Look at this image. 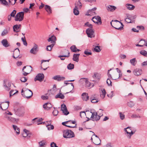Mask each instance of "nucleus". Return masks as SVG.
Segmentation results:
<instances>
[{"mask_svg":"<svg viewBox=\"0 0 147 147\" xmlns=\"http://www.w3.org/2000/svg\"><path fill=\"white\" fill-rule=\"evenodd\" d=\"M15 114L19 116H23L25 113L24 107L21 106L18 103H16L14 106Z\"/></svg>","mask_w":147,"mask_h":147,"instance_id":"f257e3e1","label":"nucleus"},{"mask_svg":"<svg viewBox=\"0 0 147 147\" xmlns=\"http://www.w3.org/2000/svg\"><path fill=\"white\" fill-rule=\"evenodd\" d=\"M110 24L112 27L116 29L121 30L123 29V24L117 20L114 21L112 20Z\"/></svg>","mask_w":147,"mask_h":147,"instance_id":"f03ea898","label":"nucleus"},{"mask_svg":"<svg viewBox=\"0 0 147 147\" xmlns=\"http://www.w3.org/2000/svg\"><path fill=\"white\" fill-rule=\"evenodd\" d=\"M22 95L24 97L27 98H30L32 95L33 93L32 91L28 89H27L25 90H22Z\"/></svg>","mask_w":147,"mask_h":147,"instance_id":"7ed1b4c3","label":"nucleus"},{"mask_svg":"<svg viewBox=\"0 0 147 147\" xmlns=\"http://www.w3.org/2000/svg\"><path fill=\"white\" fill-rule=\"evenodd\" d=\"M74 133L71 130H66L63 131V137L65 138H70L74 137Z\"/></svg>","mask_w":147,"mask_h":147,"instance_id":"20e7f679","label":"nucleus"},{"mask_svg":"<svg viewBox=\"0 0 147 147\" xmlns=\"http://www.w3.org/2000/svg\"><path fill=\"white\" fill-rule=\"evenodd\" d=\"M24 12L21 11L17 13L15 17V20L16 21H22L24 19Z\"/></svg>","mask_w":147,"mask_h":147,"instance_id":"39448f33","label":"nucleus"},{"mask_svg":"<svg viewBox=\"0 0 147 147\" xmlns=\"http://www.w3.org/2000/svg\"><path fill=\"white\" fill-rule=\"evenodd\" d=\"M32 70V68L30 66H24L22 69V71L24 72L23 75L24 76H26L31 72Z\"/></svg>","mask_w":147,"mask_h":147,"instance_id":"423d86ee","label":"nucleus"},{"mask_svg":"<svg viewBox=\"0 0 147 147\" xmlns=\"http://www.w3.org/2000/svg\"><path fill=\"white\" fill-rule=\"evenodd\" d=\"M86 113H85L84 111H81L80 112V116L81 117V113H84L87 116L86 118L88 119L87 120V121H88L90 120V119L89 117H90V118L92 119V118L94 117V112H92V111L91 110L90 111H86Z\"/></svg>","mask_w":147,"mask_h":147,"instance_id":"0eeeda50","label":"nucleus"},{"mask_svg":"<svg viewBox=\"0 0 147 147\" xmlns=\"http://www.w3.org/2000/svg\"><path fill=\"white\" fill-rule=\"evenodd\" d=\"M11 83L9 81L6 80L4 81L3 86L4 89L7 91L10 90L11 89Z\"/></svg>","mask_w":147,"mask_h":147,"instance_id":"6e6552de","label":"nucleus"},{"mask_svg":"<svg viewBox=\"0 0 147 147\" xmlns=\"http://www.w3.org/2000/svg\"><path fill=\"white\" fill-rule=\"evenodd\" d=\"M9 102L8 101L2 102L0 104V107L3 110L7 109L9 106Z\"/></svg>","mask_w":147,"mask_h":147,"instance_id":"1a4fd4ad","label":"nucleus"},{"mask_svg":"<svg viewBox=\"0 0 147 147\" xmlns=\"http://www.w3.org/2000/svg\"><path fill=\"white\" fill-rule=\"evenodd\" d=\"M86 33L88 37L92 38L94 37L93 35L94 31L92 28H88L86 30Z\"/></svg>","mask_w":147,"mask_h":147,"instance_id":"9d476101","label":"nucleus"},{"mask_svg":"<svg viewBox=\"0 0 147 147\" xmlns=\"http://www.w3.org/2000/svg\"><path fill=\"white\" fill-rule=\"evenodd\" d=\"M44 78V76L43 74L40 73L38 74L34 78L35 81L38 80L40 82L42 81Z\"/></svg>","mask_w":147,"mask_h":147,"instance_id":"9b49d317","label":"nucleus"},{"mask_svg":"<svg viewBox=\"0 0 147 147\" xmlns=\"http://www.w3.org/2000/svg\"><path fill=\"white\" fill-rule=\"evenodd\" d=\"M92 20L94 22L98 24H99V23H100V25L102 23L101 18L98 16L94 17L92 18Z\"/></svg>","mask_w":147,"mask_h":147,"instance_id":"f8f14e48","label":"nucleus"},{"mask_svg":"<svg viewBox=\"0 0 147 147\" xmlns=\"http://www.w3.org/2000/svg\"><path fill=\"white\" fill-rule=\"evenodd\" d=\"M61 109L64 115H66L69 113L65 105L62 104L61 105Z\"/></svg>","mask_w":147,"mask_h":147,"instance_id":"ddd939ff","label":"nucleus"},{"mask_svg":"<svg viewBox=\"0 0 147 147\" xmlns=\"http://www.w3.org/2000/svg\"><path fill=\"white\" fill-rule=\"evenodd\" d=\"M38 46L36 44H35L33 47L30 50V53L36 54L38 51Z\"/></svg>","mask_w":147,"mask_h":147,"instance_id":"4468645a","label":"nucleus"},{"mask_svg":"<svg viewBox=\"0 0 147 147\" xmlns=\"http://www.w3.org/2000/svg\"><path fill=\"white\" fill-rule=\"evenodd\" d=\"M5 118H6L9 121L13 123H15V122H17L18 120V119H16L9 116L6 115Z\"/></svg>","mask_w":147,"mask_h":147,"instance_id":"2eb2a0df","label":"nucleus"},{"mask_svg":"<svg viewBox=\"0 0 147 147\" xmlns=\"http://www.w3.org/2000/svg\"><path fill=\"white\" fill-rule=\"evenodd\" d=\"M20 54L19 50L18 49H16L13 51V57L14 58H16L19 56Z\"/></svg>","mask_w":147,"mask_h":147,"instance_id":"dca6fc26","label":"nucleus"},{"mask_svg":"<svg viewBox=\"0 0 147 147\" xmlns=\"http://www.w3.org/2000/svg\"><path fill=\"white\" fill-rule=\"evenodd\" d=\"M94 117L92 118L91 120L94 121H97L99 120L100 118V116L97 115V113L96 112H94Z\"/></svg>","mask_w":147,"mask_h":147,"instance_id":"f3484780","label":"nucleus"},{"mask_svg":"<svg viewBox=\"0 0 147 147\" xmlns=\"http://www.w3.org/2000/svg\"><path fill=\"white\" fill-rule=\"evenodd\" d=\"M52 107L51 105L49 103H45L43 105V108L45 110H49Z\"/></svg>","mask_w":147,"mask_h":147,"instance_id":"a211bd4d","label":"nucleus"},{"mask_svg":"<svg viewBox=\"0 0 147 147\" xmlns=\"http://www.w3.org/2000/svg\"><path fill=\"white\" fill-rule=\"evenodd\" d=\"M53 79L54 80L60 81L64 80L65 79V78L63 77H61L59 75H57L54 76L53 78Z\"/></svg>","mask_w":147,"mask_h":147,"instance_id":"6ab92c4d","label":"nucleus"},{"mask_svg":"<svg viewBox=\"0 0 147 147\" xmlns=\"http://www.w3.org/2000/svg\"><path fill=\"white\" fill-rule=\"evenodd\" d=\"M133 73L136 76H138L141 74L142 70L139 69H136L134 70Z\"/></svg>","mask_w":147,"mask_h":147,"instance_id":"aec40b11","label":"nucleus"},{"mask_svg":"<svg viewBox=\"0 0 147 147\" xmlns=\"http://www.w3.org/2000/svg\"><path fill=\"white\" fill-rule=\"evenodd\" d=\"M82 98L84 100L87 101L89 98L88 94L86 93H83L82 95Z\"/></svg>","mask_w":147,"mask_h":147,"instance_id":"412c9836","label":"nucleus"},{"mask_svg":"<svg viewBox=\"0 0 147 147\" xmlns=\"http://www.w3.org/2000/svg\"><path fill=\"white\" fill-rule=\"evenodd\" d=\"M107 9L108 11H113L116 8V7L114 6L109 5L107 6Z\"/></svg>","mask_w":147,"mask_h":147,"instance_id":"4be33fe9","label":"nucleus"},{"mask_svg":"<svg viewBox=\"0 0 147 147\" xmlns=\"http://www.w3.org/2000/svg\"><path fill=\"white\" fill-rule=\"evenodd\" d=\"M56 40V37L54 36H52L51 37L49 38L47 40L49 42L51 41V42L52 44H54Z\"/></svg>","mask_w":147,"mask_h":147,"instance_id":"5701e85b","label":"nucleus"},{"mask_svg":"<svg viewBox=\"0 0 147 147\" xmlns=\"http://www.w3.org/2000/svg\"><path fill=\"white\" fill-rule=\"evenodd\" d=\"M21 26V25L20 24H19L18 25H15L13 26V29L14 31L16 32H19V29Z\"/></svg>","mask_w":147,"mask_h":147,"instance_id":"b1692460","label":"nucleus"},{"mask_svg":"<svg viewBox=\"0 0 147 147\" xmlns=\"http://www.w3.org/2000/svg\"><path fill=\"white\" fill-rule=\"evenodd\" d=\"M64 51L65 52L67 53H68L67 55H59V56H58V57L61 58L60 59L62 60H64L65 59V58H61V57H68L69 56V53L67 50L65 49L64 50Z\"/></svg>","mask_w":147,"mask_h":147,"instance_id":"393cba45","label":"nucleus"},{"mask_svg":"<svg viewBox=\"0 0 147 147\" xmlns=\"http://www.w3.org/2000/svg\"><path fill=\"white\" fill-rule=\"evenodd\" d=\"M1 43L5 47H7L9 46L8 42L6 39H4L1 41Z\"/></svg>","mask_w":147,"mask_h":147,"instance_id":"a878e982","label":"nucleus"},{"mask_svg":"<svg viewBox=\"0 0 147 147\" xmlns=\"http://www.w3.org/2000/svg\"><path fill=\"white\" fill-rule=\"evenodd\" d=\"M80 54H74L73 55V60L76 62H78L79 61V57Z\"/></svg>","mask_w":147,"mask_h":147,"instance_id":"bb28decb","label":"nucleus"},{"mask_svg":"<svg viewBox=\"0 0 147 147\" xmlns=\"http://www.w3.org/2000/svg\"><path fill=\"white\" fill-rule=\"evenodd\" d=\"M100 139L98 137H97L94 139L93 142L95 145H98L100 144Z\"/></svg>","mask_w":147,"mask_h":147,"instance_id":"cd10ccee","label":"nucleus"},{"mask_svg":"<svg viewBox=\"0 0 147 147\" xmlns=\"http://www.w3.org/2000/svg\"><path fill=\"white\" fill-rule=\"evenodd\" d=\"M92 77L94 79L96 78V79L99 80L101 78V74L98 73H95Z\"/></svg>","mask_w":147,"mask_h":147,"instance_id":"c85d7f7f","label":"nucleus"},{"mask_svg":"<svg viewBox=\"0 0 147 147\" xmlns=\"http://www.w3.org/2000/svg\"><path fill=\"white\" fill-rule=\"evenodd\" d=\"M70 49L71 50V51L74 52H76L77 51H79L80 50L78 49H77L76 46L73 45L71 46L70 47Z\"/></svg>","mask_w":147,"mask_h":147,"instance_id":"c756f323","label":"nucleus"},{"mask_svg":"<svg viewBox=\"0 0 147 147\" xmlns=\"http://www.w3.org/2000/svg\"><path fill=\"white\" fill-rule=\"evenodd\" d=\"M126 6L128 10H133L135 7L133 5L129 4H127Z\"/></svg>","mask_w":147,"mask_h":147,"instance_id":"7c9ffc66","label":"nucleus"},{"mask_svg":"<svg viewBox=\"0 0 147 147\" xmlns=\"http://www.w3.org/2000/svg\"><path fill=\"white\" fill-rule=\"evenodd\" d=\"M13 127L17 134L18 135L20 133V129L16 125H13Z\"/></svg>","mask_w":147,"mask_h":147,"instance_id":"2f4dec72","label":"nucleus"},{"mask_svg":"<svg viewBox=\"0 0 147 147\" xmlns=\"http://www.w3.org/2000/svg\"><path fill=\"white\" fill-rule=\"evenodd\" d=\"M45 9L46 11L49 13H50L52 12V10L51 7L48 5H45Z\"/></svg>","mask_w":147,"mask_h":147,"instance_id":"473e14b6","label":"nucleus"},{"mask_svg":"<svg viewBox=\"0 0 147 147\" xmlns=\"http://www.w3.org/2000/svg\"><path fill=\"white\" fill-rule=\"evenodd\" d=\"M60 92L61 90H60V93L58 94L55 96V98H59L61 99H63L64 98V96Z\"/></svg>","mask_w":147,"mask_h":147,"instance_id":"72a5a7b5","label":"nucleus"},{"mask_svg":"<svg viewBox=\"0 0 147 147\" xmlns=\"http://www.w3.org/2000/svg\"><path fill=\"white\" fill-rule=\"evenodd\" d=\"M102 94H100V96L102 98H103L105 97L106 94V92L104 88L101 89Z\"/></svg>","mask_w":147,"mask_h":147,"instance_id":"f704fd0d","label":"nucleus"},{"mask_svg":"<svg viewBox=\"0 0 147 147\" xmlns=\"http://www.w3.org/2000/svg\"><path fill=\"white\" fill-rule=\"evenodd\" d=\"M75 7H76L78 9H80L82 6V4L81 2L78 1V2H77L75 4Z\"/></svg>","mask_w":147,"mask_h":147,"instance_id":"c9c22d12","label":"nucleus"},{"mask_svg":"<svg viewBox=\"0 0 147 147\" xmlns=\"http://www.w3.org/2000/svg\"><path fill=\"white\" fill-rule=\"evenodd\" d=\"M130 63L133 66H135L136 63L137 61L135 58H134L130 60Z\"/></svg>","mask_w":147,"mask_h":147,"instance_id":"e433bc0d","label":"nucleus"},{"mask_svg":"<svg viewBox=\"0 0 147 147\" xmlns=\"http://www.w3.org/2000/svg\"><path fill=\"white\" fill-rule=\"evenodd\" d=\"M78 9L77 8V7H75L74 9L73 12L75 15H78L79 14V11Z\"/></svg>","mask_w":147,"mask_h":147,"instance_id":"4c0bfd02","label":"nucleus"},{"mask_svg":"<svg viewBox=\"0 0 147 147\" xmlns=\"http://www.w3.org/2000/svg\"><path fill=\"white\" fill-rule=\"evenodd\" d=\"M54 45V44H52L50 45L47 46L46 47V50L48 51H50L52 49V48L53 47Z\"/></svg>","mask_w":147,"mask_h":147,"instance_id":"58836bf2","label":"nucleus"},{"mask_svg":"<svg viewBox=\"0 0 147 147\" xmlns=\"http://www.w3.org/2000/svg\"><path fill=\"white\" fill-rule=\"evenodd\" d=\"M37 119V118H35L32 120V122L34 123V121L35 120V121H36L37 123H39L41 122L43 120V119L41 118L38 119Z\"/></svg>","mask_w":147,"mask_h":147,"instance_id":"ea45409f","label":"nucleus"},{"mask_svg":"<svg viewBox=\"0 0 147 147\" xmlns=\"http://www.w3.org/2000/svg\"><path fill=\"white\" fill-rule=\"evenodd\" d=\"M74 65L71 63L69 64L67 66V68L68 69L70 70L74 68Z\"/></svg>","mask_w":147,"mask_h":147,"instance_id":"a19ab883","label":"nucleus"},{"mask_svg":"<svg viewBox=\"0 0 147 147\" xmlns=\"http://www.w3.org/2000/svg\"><path fill=\"white\" fill-rule=\"evenodd\" d=\"M71 121V123L72 124H75V123H76V122L75 121H71V120H69L67 121H66L65 122H63L62 123V124L63 125L65 126L66 125L65 124H67V123Z\"/></svg>","mask_w":147,"mask_h":147,"instance_id":"79ce46f5","label":"nucleus"},{"mask_svg":"<svg viewBox=\"0 0 147 147\" xmlns=\"http://www.w3.org/2000/svg\"><path fill=\"white\" fill-rule=\"evenodd\" d=\"M140 53L145 57H147V52L145 50H142L140 51Z\"/></svg>","mask_w":147,"mask_h":147,"instance_id":"37998d69","label":"nucleus"},{"mask_svg":"<svg viewBox=\"0 0 147 147\" xmlns=\"http://www.w3.org/2000/svg\"><path fill=\"white\" fill-rule=\"evenodd\" d=\"M48 129L49 130L51 129H53L54 128V127L53 125L51 124H48L46 125Z\"/></svg>","mask_w":147,"mask_h":147,"instance_id":"c03bdc74","label":"nucleus"},{"mask_svg":"<svg viewBox=\"0 0 147 147\" xmlns=\"http://www.w3.org/2000/svg\"><path fill=\"white\" fill-rule=\"evenodd\" d=\"M0 2H1V3L4 5H7L8 4V3L6 0H0Z\"/></svg>","mask_w":147,"mask_h":147,"instance_id":"a18cd8bd","label":"nucleus"},{"mask_svg":"<svg viewBox=\"0 0 147 147\" xmlns=\"http://www.w3.org/2000/svg\"><path fill=\"white\" fill-rule=\"evenodd\" d=\"M8 33V30L7 29H4L1 33V35L4 36L6 35Z\"/></svg>","mask_w":147,"mask_h":147,"instance_id":"49530a36","label":"nucleus"},{"mask_svg":"<svg viewBox=\"0 0 147 147\" xmlns=\"http://www.w3.org/2000/svg\"><path fill=\"white\" fill-rule=\"evenodd\" d=\"M87 78H81L79 81V82L80 83H81L82 84H83L84 83H85V82L87 81Z\"/></svg>","mask_w":147,"mask_h":147,"instance_id":"de8ad7c7","label":"nucleus"},{"mask_svg":"<svg viewBox=\"0 0 147 147\" xmlns=\"http://www.w3.org/2000/svg\"><path fill=\"white\" fill-rule=\"evenodd\" d=\"M125 20V21L128 23H132L133 22V21H131V18L130 17H129V18L128 17H127V18H126Z\"/></svg>","mask_w":147,"mask_h":147,"instance_id":"09e8293b","label":"nucleus"},{"mask_svg":"<svg viewBox=\"0 0 147 147\" xmlns=\"http://www.w3.org/2000/svg\"><path fill=\"white\" fill-rule=\"evenodd\" d=\"M134 132L131 131V130L130 131V132L127 131V134H129V135H128L127 136L128 138L129 139H130L131 138V136L133 134H134Z\"/></svg>","mask_w":147,"mask_h":147,"instance_id":"8fccbe9b","label":"nucleus"},{"mask_svg":"<svg viewBox=\"0 0 147 147\" xmlns=\"http://www.w3.org/2000/svg\"><path fill=\"white\" fill-rule=\"evenodd\" d=\"M84 53L87 55H89L92 54L91 51L90 50L88 51V50H85L84 52Z\"/></svg>","mask_w":147,"mask_h":147,"instance_id":"3c124183","label":"nucleus"},{"mask_svg":"<svg viewBox=\"0 0 147 147\" xmlns=\"http://www.w3.org/2000/svg\"><path fill=\"white\" fill-rule=\"evenodd\" d=\"M100 47L98 46H96L94 49V51L97 52H99L100 51L101 49L100 48Z\"/></svg>","mask_w":147,"mask_h":147,"instance_id":"603ef678","label":"nucleus"},{"mask_svg":"<svg viewBox=\"0 0 147 147\" xmlns=\"http://www.w3.org/2000/svg\"><path fill=\"white\" fill-rule=\"evenodd\" d=\"M21 40L23 42L24 45L25 46H27V43L25 37L24 36V38L22 37L21 38Z\"/></svg>","mask_w":147,"mask_h":147,"instance_id":"864d4df0","label":"nucleus"},{"mask_svg":"<svg viewBox=\"0 0 147 147\" xmlns=\"http://www.w3.org/2000/svg\"><path fill=\"white\" fill-rule=\"evenodd\" d=\"M20 80L22 82H24L27 81V78L25 77H23L20 78Z\"/></svg>","mask_w":147,"mask_h":147,"instance_id":"5fc2aeb1","label":"nucleus"},{"mask_svg":"<svg viewBox=\"0 0 147 147\" xmlns=\"http://www.w3.org/2000/svg\"><path fill=\"white\" fill-rule=\"evenodd\" d=\"M14 90H11L9 92L10 97H11V96L13 95L14 94H15L16 93L18 92V91H17L16 92H14Z\"/></svg>","mask_w":147,"mask_h":147,"instance_id":"6e6d98bb","label":"nucleus"},{"mask_svg":"<svg viewBox=\"0 0 147 147\" xmlns=\"http://www.w3.org/2000/svg\"><path fill=\"white\" fill-rule=\"evenodd\" d=\"M86 84V86L89 87L91 85V83L88 81V79H87L86 81L85 82Z\"/></svg>","mask_w":147,"mask_h":147,"instance_id":"4d7b16f0","label":"nucleus"},{"mask_svg":"<svg viewBox=\"0 0 147 147\" xmlns=\"http://www.w3.org/2000/svg\"><path fill=\"white\" fill-rule=\"evenodd\" d=\"M16 11L15 10H14L11 13L10 16H12V17H15V15L16 14Z\"/></svg>","mask_w":147,"mask_h":147,"instance_id":"13d9d810","label":"nucleus"},{"mask_svg":"<svg viewBox=\"0 0 147 147\" xmlns=\"http://www.w3.org/2000/svg\"><path fill=\"white\" fill-rule=\"evenodd\" d=\"M90 100H91V102L92 103H95L98 102V100L94 98H93L92 97H90Z\"/></svg>","mask_w":147,"mask_h":147,"instance_id":"bf43d9fd","label":"nucleus"},{"mask_svg":"<svg viewBox=\"0 0 147 147\" xmlns=\"http://www.w3.org/2000/svg\"><path fill=\"white\" fill-rule=\"evenodd\" d=\"M107 83L109 86H112V82L109 78H108L107 81Z\"/></svg>","mask_w":147,"mask_h":147,"instance_id":"052dcab7","label":"nucleus"},{"mask_svg":"<svg viewBox=\"0 0 147 147\" xmlns=\"http://www.w3.org/2000/svg\"><path fill=\"white\" fill-rule=\"evenodd\" d=\"M113 76L114 78L113 79L114 80H115L118 78V74L117 73L115 72L114 73L113 75Z\"/></svg>","mask_w":147,"mask_h":147,"instance_id":"680f3d73","label":"nucleus"},{"mask_svg":"<svg viewBox=\"0 0 147 147\" xmlns=\"http://www.w3.org/2000/svg\"><path fill=\"white\" fill-rule=\"evenodd\" d=\"M127 105L129 107H131L134 106V104L132 102H130L127 103Z\"/></svg>","mask_w":147,"mask_h":147,"instance_id":"e2e57ef3","label":"nucleus"},{"mask_svg":"<svg viewBox=\"0 0 147 147\" xmlns=\"http://www.w3.org/2000/svg\"><path fill=\"white\" fill-rule=\"evenodd\" d=\"M107 96L109 97H110L111 98L114 96V93L113 91L111 92L110 94H108Z\"/></svg>","mask_w":147,"mask_h":147,"instance_id":"0e129e2a","label":"nucleus"},{"mask_svg":"<svg viewBox=\"0 0 147 147\" xmlns=\"http://www.w3.org/2000/svg\"><path fill=\"white\" fill-rule=\"evenodd\" d=\"M120 114V117L121 119L123 120L125 118V115L124 114H122L121 112L119 113Z\"/></svg>","mask_w":147,"mask_h":147,"instance_id":"69168bd1","label":"nucleus"},{"mask_svg":"<svg viewBox=\"0 0 147 147\" xmlns=\"http://www.w3.org/2000/svg\"><path fill=\"white\" fill-rule=\"evenodd\" d=\"M141 45H143V46L145 45V40H141L139 42Z\"/></svg>","mask_w":147,"mask_h":147,"instance_id":"338daca9","label":"nucleus"},{"mask_svg":"<svg viewBox=\"0 0 147 147\" xmlns=\"http://www.w3.org/2000/svg\"><path fill=\"white\" fill-rule=\"evenodd\" d=\"M130 127H128L124 129V131H125L127 133V131L130 132L131 131V129H130Z\"/></svg>","mask_w":147,"mask_h":147,"instance_id":"774afa93","label":"nucleus"}]
</instances>
